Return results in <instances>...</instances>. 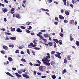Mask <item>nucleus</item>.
Segmentation results:
<instances>
[{"label": "nucleus", "mask_w": 79, "mask_h": 79, "mask_svg": "<svg viewBox=\"0 0 79 79\" xmlns=\"http://www.w3.org/2000/svg\"><path fill=\"white\" fill-rule=\"evenodd\" d=\"M47 68L46 67L44 66H40V67H39V70H40L41 71H43L44 70V69H46Z\"/></svg>", "instance_id": "nucleus-1"}, {"label": "nucleus", "mask_w": 79, "mask_h": 79, "mask_svg": "<svg viewBox=\"0 0 79 79\" xmlns=\"http://www.w3.org/2000/svg\"><path fill=\"white\" fill-rule=\"evenodd\" d=\"M22 76L23 77H25L27 79H28V78H29V77L28 76V75H27L26 74H22Z\"/></svg>", "instance_id": "nucleus-2"}, {"label": "nucleus", "mask_w": 79, "mask_h": 79, "mask_svg": "<svg viewBox=\"0 0 79 79\" xmlns=\"http://www.w3.org/2000/svg\"><path fill=\"white\" fill-rule=\"evenodd\" d=\"M74 23V20H71L69 22V24H73Z\"/></svg>", "instance_id": "nucleus-3"}, {"label": "nucleus", "mask_w": 79, "mask_h": 79, "mask_svg": "<svg viewBox=\"0 0 79 79\" xmlns=\"http://www.w3.org/2000/svg\"><path fill=\"white\" fill-rule=\"evenodd\" d=\"M14 11H15V8H12L11 9V10L10 11V13H11V14H13V13H15Z\"/></svg>", "instance_id": "nucleus-4"}, {"label": "nucleus", "mask_w": 79, "mask_h": 79, "mask_svg": "<svg viewBox=\"0 0 79 79\" xmlns=\"http://www.w3.org/2000/svg\"><path fill=\"white\" fill-rule=\"evenodd\" d=\"M43 63L44 64H45L46 65H47V66H50V63L49 62H44Z\"/></svg>", "instance_id": "nucleus-5"}, {"label": "nucleus", "mask_w": 79, "mask_h": 79, "mask_svg": "<svg viewBox=\"0 0 79 79\" xmlns=\"http://www.w3.org/2000/svg\"><path fill=\"white\" fill-rule=\"evenodd\" d=\"M54 55L56 57H58V58H59V59H61V57L60 56V55H58L57 54H54Z\"/></svg>", "instance_id": "nucleus-6"}, {"label": "nucleus", "mask_w": 79, "mask_h": 79, "mask_svg": "<svg viewBox=\"0 0 79 79\" xmlns=\"http://www.w3.org/2000/svg\"><path fill=\"white\" fill-rule=\"evenodd\" d=\"M2 10H3V13H5L6 12H7V11H8V10H7V9L6 8H4L3 9V8H2Z\"/></svg>", "instance_id": "nucleus-7"}, {"label": "nucleus", "mask_w": 79, "mask_h": 79, "mask_svg": "<svg viewBox=\"0 0 79 79\" xmlns=\"http://www.w3.org/2000/svg\"><path fill=\"white\" fill-rule=\"evenodd\" d=\"M16 31L18 32H22V30L20 28H17L16 29Z\"/></svg>", "instance_id": "nucleus-8"}, {"label": "nucleus", "mask_w": 79, "mask_h": 79, "mask_svg": "<svg viewBox=\"0 0 79 79\" xmlns=\"http://www.w3.org/2000/svg\"><path fill=\"white\" fill-rule=\"evenodd\" d=\"M15 74H16V76L18 77H21V75H19L18 73H15Z\"/></svg>", "instance_id": "nucleus-9"}, {"label": "nucleus", "mask_w": 79, "mask_h": 79, "mask_svg": "<svg viewBox=\"0 0 79 79\" xmlns=\"http://www.w3.org/2000/svg\"><path fill=\"white\" fill-rule=\"evenodd\" d=\"M6 74L8 75V76H11V77H15L13 76L12 75H11L10 73L9 72H7L6 73Z\"/></svg>", "instance_id": "nucleus-10"}, {"label": "nucleus", "mask_w": 79, "mask_h": 79, "mask_svg": "<svg viewBox=\"0 0 79 79\" xmlns=\"http://www.w3.org/2000/svg\"><path fill=\"white\" fill-rule=\"evenodd\" d=\"M10 39H11V40H16V38L13 36L10 37Z\"/></svg>", "instance_id": "nucleus-11"}, {"label": "nucleus", "mask_w": 79, "mask_h": 79, "mask_svg": "<svg viewBox=\"0 0 79 79\" xmlns=\"http://www.w3.org/2000/svg\"><path fill=\"white\" fill-rule=\"evenodd\" d=\"M67 72V71H66V69H64L63 71H62V75H63V74H64Z\"/></svg>", "instance_id": "nucleus-12"}, {"label": "nucleus", "mask_w": 79, "mask_h": 79, "mask_svg": "<svg viewBox=\"0 0 79 79\" xmlns=\"http://www.w3.org/2000/svg\"><path fill=\"white\" fill-rule=\"evenodd\" d=\"M15 16L16 18H17L19 19L20 18H21V17L20 16V15H19L18 14H17L15 15Z\"/></svg>", "instance_id": "nucleus-13"}, {"label": "nucleus", "mask_w": 79, "mask_h": 79, "mask_svg": "<svg viewBox=\"0 0 79 79\" xmlns=\"http://www.w3.org/2000/svg\"><path fill=\"white\" fill-rule=\"evenodd\" d=\"M2 47H3V49H4V50H7L8 49V47H7V46H6L3 45V46Z\"/></svg>", "instance_id": "nucleus-14"}, {"label": "nucleus", "mask_w": 79, "mask_h": 79, "mask_svg": "<svg viewBox=\"0 0 79 79\" xmlns=\"http://www.w3.org/2000/svg\"><path fill=\"white\" fill-rule=\"evenodd\" d=\"M59 17L60 19H64V17L63 16L61 15H59Z\"/></svg>", "instance_id": "nucleus-15"}, {"label": "nucleus", "mask_w": 79, "mask_h": 79, "mask_svg": "<svg viewBox=\"0 0 79 79\" xmlns=\"http://www.w3.org/2000/svg\"><path fill=\"white\" fill-rule=\"evenodd\" d=\"M49 46H52L53 45V42H50L48 43Z\"/></svg>", "instance_id": "nucleus-16"}, {"label": "nucleus", "mask_w": 79, "mask_h": 79, "mask_svg": "<svg viewBox=\"0 0 79 79\" xmlns=\"http://www.w3.org/2000/svg\"><path fill=\"white\" fill-rule=\"evenodd\" d=\"M8 60L10 62L12 61H13V59L11 57H9L8 58Z\"/></svg>", "instance_id": "nucleus-17"}, {"label": "nucleus", "mask_w": 79, "mask_h": 79, "mask_svg": "<svg viewBox=\"0 0 79 79\" xmlns=\"http://www.w3.org/2000/svg\"><path fill=\"white\" fill-rule=\"evenodd\" d=\"M62 2H63L64 3V4L65 5V6H66V0H62Z\"/></svg>", "instance_id": "nucleus-18"}, {"label": "nucleus", "mask_w": 79, "mask_h": 79, "mask_svg": "<svg viewBox=\"0 0 79 79\" xmlns=\"http://www.w3.org/2000/svg\"><path fill=\"white\" fill-rule=\"evenodd\" d=\"M53 40L54 42H55L56 43H58V42H59V41L57 39H53Z\"/></svg>", "instance_id": "nucleus-19"}, {"label": "nucleus", "mask_w": 79, "mask_h": 79, "mask_svg": "<svg viewBox=\"0 0 79 79\" xmlns=\"http://www.w3.org/2000/svg\"><path fill=\"white\" fill-rule=\"evenodd\" d=\"M44 59L46 61H47L48 62H49V61H50V60H48V59H47V57L44 58Z\"/></svg>", "instance_id": "nucleus-20"}, {"label": "nucleus", "mask_w": 79, "mask_h": 79, "mask_svg": "<svg viewBox=\"0 0 79 79\" xmlns=\"http://www.w3.org/2000/svg\"><path fill=\"white\" fill-rule=\"evenodd\" d=\"M65 13L66 15H69V12L68 11H65Z\"/></svg>", "instance_id": "nucleus-21"}, {"label": "nucleus", "mask_w": 79, "mask_h": 79, "mask_svg": "<svg viewBox=\"0 0 79 79\" xmlns=\"http://www.w3.org/2000/svg\"><path fill=\"white\" fill-rule=\"evenodd\" d=\"M40 66V65L38 64H33L34 66Z\"/></svg>", "instance_id": "nucleus-22"}, {"label": "nucleus", "mask_w": 79, "mask_h": 79, "mask_svg": "<svg viewBox=\"0 0 79 79\" xmlns=\"http://www.w3.org/2000/svg\"><path fill=\"white\" fill-rule=\"evenodd\" d=\"M1 53H2V54H3V55H5V53H6V52H5V51L2 50L1 51Z\"/></svg>", "instance_id": "nucleus-23"}, {"label": "nucleus", "mask_w": 79, "mask_h": 79, "mask_svg": "<svg viewBox=\"0 0 79 79\" xmlns=\"http://www.w3.org/2000/svg\"><path fill=\"white\" fill-rule=\"evenodd\" d=\"M44 36L45 37H49V35H48V34H44Z\"/></svg>", "instance_id": "nucleus-24"}, {"label": "nucleus", "mask_w": 79, "mask_h": 79, "mask_svg": "<svg viewBox=\"0 0 79 79\" xmlns=\"http://www.w3.org/2000/svg\"><path fill=\"white\" fill-rule=\"evenodd\" d=\"M36 61L38 62V63L39 64H38L40 66V64H41V62L40 61H39V60H37Z\"/></svg>", "instance_id": "nucleus-25"}, {"label": "nucleus", "mask_w": 79, "mask_h": 79, "mask_svg": "<svg viewBox=\"0 0 79 79\" xmlns=\"http://www.w3.org/2000/svg\"><path fill=\"white\" fill-rule=\"evenodd\" d=\"M64 63H67V60H66V57H65L64 60Z\"/></svg>", "instance_id": "nucleus-26"}, {"label": "nucleus", "mask_w": 79, "mask_h": 79, "mask_svg": "<svg viewBox=\"0 0 79 79\" xmlns=\"http://www.w3.org/2000/svg\"><path fill=\"white\" fill-rule=\"evenodd\" d=\"M21 61H23V62H26V60H25V59H23V58H22L21 59Z\"/></svg>", "instance_id": "nucleus-27"}, {"label": "nucleus", "mask_w": 79, "mask_h": 79, "mask_svg": "<svg viewBox=\"0 0 79 79\" xmlns=\"http://www.w3.org/2000/svg\"><path fill=\"white\" fill-rule=\"evenodd\" d=\"M53 44H54V48H56V43L55 42H53Z\"/></svg>", "instance_id": "nucleus-28"}, {"label": "nucleus", "mask_w": 79, "mask_h": 79, "mask_svg": "<svg viewBox=\"0 0 79 79\" xmlns=\"http://www.w3.org/2000/svg\"><path fill=\"white\" fill-rule=\"evenodd\" d=\"M42 32H39L38 34H37V36H39L40 35H42Z\"/></svg>", "instance_id": "nucleus-29"}, {"label": "nucleus", "mask_w": 79, "mask_h": 79, "mask_svg": "<svg viewBox=\"0 0 79 79\" xmlns=\"http://www.w3.org/2000/svg\"><path fill=\"white\" fill-rule=\"evenodd\" d=\"M72 3L73 4H74V3H76V2L75 0H72Z\"/></svg>", "instance_id": "nucleus-30"}, {"label": "nucleus", "mask_w": 79, "mask_h": 79, "mask_svg": "<svg viewBox=\"0 0 79 79\" xmlns=\"http://www.w3.org/2000/svg\"><path fill=\"white\" fill-rule=\"evenodd\" d=\"M75 44L77 45V46H79V42L78 41H77L76 42Z\"/></svg>", "instance_id": "nucleus-31"}, {"label": "nucleus", "mask_w": 79, "mask_h": 79, "mask_svg": "<svg viewBox=\"0 0 79 79\" xmlns=\"http://www.w3.org/2000/svg\"><path fill=\"white\" fill-rule=\"evenodd\" d=\"M9 47H11L12 48H13V47H14V45H13V44H9Z\"/></svg>", "instance_id": "nucleus-32"}, {"label": "nucleus", "mask_w": 79, "mask_h": 79, "mask_svg": "<svg viewBox=\"0 0 79 79\" xmlns=\"http://www.w3.org/2000/svg\"><path fill=\"white\" fill-rule=\"evenodd\" d=\"M67 59L69 60L70 61V60H71V57H70V56H67Z\"/></svg>", "instance_id": "nucleus-33"}, {"label": "nucleus", "mask_w": 79, "mask_h": 79, "mask_svg": "<svg viewBox=\"0 0 79 79\" xmlns=\"http://www.w3.org/2000/svg\"><path fill=\"white\" fill-rule=\"evenodd\" d=\"M27 53H28L29 55H30V51L29 50V49H27Z\"/></svg>", "instance_id": "nucleus-34"}, {"label": "nucleus", "mask_w": 79, "mask_h": 79, "mask_svg": "<svg viewBox=\"0 0 79 79\" xmlns=\"http://www.w3.org/2000/svg\"><path fill=\"white\" fill-rule=\"evenodd\" d=\"M52 79H56V76L55 75H53L52 76Z\"/></svg>", "instance_id": "nucleus-35"}, {"label": "nucleus", "mask_w": 79, "mask_h": 79, "mask_svg": "<svg viewBox=\"0 0 79 79\" xmlns=\"http://www.w3.org/2000/svg\"><path fill=\"white\" fill-rule=\"evenodd\" d=\"M20 28L21 29H26V27H24L23 26H21Z\"/></svg>", "instance_id": "nucleus-36"}, {"label": "nucleus", "mask_w": 79, "mask_h": 79, "mask_svg": "<svg viewBox=\"0 0 79 79\" xmlns=\"http://www.w3.org/2000/svg\"><path fill=\"white\" fill-rule=\"evenodd\" d=\"M11 31L12 32H14V31H15V28H13L12 29H11Z\"/></svg>", "instance_id": "nucleus-37"}, {"label": "nucleus", "mask_w": 79, "mask_h": 79, "mask_svg": "<svg viewBox=\"0 0 79 79\" xmlns=\"http://www.w3.org/2000/svg\"><path fill=\"white\" fill-rule=\"evenodd\" d=\"M55 63V62H54V61H52V62H50V64H51V65H53V64H54Z\"/></svg>", "instance_id": "nucleus-38"}, {"label": "nucleus", "mask_w": 79, "mask_h": 79, "mask_svg": "<svg viewBox=\"0 0 79 79\" xmlns=\"http://www.w3.org/2000/svg\"><path fill=\"white\" fill-rule=\"evenodd\" d=\"M38 36V37H40V39H43V36H42V35H40V36Z\"/></svg>", "instance_id": "nucleus-39"}, {"label": "nucleus", "mask_w": 79, "mask_h": 79, "mask_svg": "<svg viewBox=\"0 0 79 79\" xmlns=\"http://www.w3.org/2000/svg\"><path fill=\"white\" fill-rule=\"evenodd\" d=\"M64 22L65 23H67L68 22V20L66 19H65L64 20Z\"/></svg>", "instance_id": "nucleus-40"}, {"label": "nucleus", "mask_w": 79, "mask_h": 79, "mask_svg": "<svg viewBox=\"0 0 79 79\" xmlns=\"http://www.w3.org/2000/svg\"><path fill=\"white\" fill-rule=\"evenodd\" d=\"M40 31L41 32H45L46 30H41Z\"/></svg>", "instance_id": "nucleus-41"}, {"label": "nucleus", "mask_w": 79, "mask_h": 79, "mask_svg": "<svg viewBox=\"0 0 79 79\" xmlns=\"http://www.w3.org/2000/svg\"><path fill=\"white\" fill-rule=\"evenodd\" d=\"M21 71H22V72H23V73H25V72H26V69H24V70H23V69H21Z\"/></svg>", "instance_id": "nucleus-42"}, {"label": "nucleus", "mask_w": 79, "mask_h": 79, "mask_svg": "<svg viewBox=\"0 0 79 79\" xmlns=\"http://www.w3.org/2000/svg\"><path fill=\"white\" fill-rule=\"evenodd\" d=\"M59 42L60 45H61L62 44V40H59Z\"/></svg>", "instance_id": "nucleus-43"}, {"label": "nucleus", "mask_w": 79, "mask_h": 79, "mask_svg": "<svg viewBox=\"0 0 79 79\" xmlns=\"http://www.w3.org/2000/svg\"><path fill=\"white\" fill-rule=\"evenodd\" d=\"M0 6H2L4 7V6H5V5L3 4H2L0 2Z\"/></svg>", "instance_id": "nucleus-44"}, {"label": "nucleus", "mask_w": 79, "mask_h": 79, "mask_svg": "<svg viewBox=\"0 0 79 79\" xmlns=\"http://www.w3.org/2000/svg\"><path fill=\"white\" fill-rule=\"evenodd\" d=\"M34 48L35 50H40V48H37V47Z\"/></svg>", "instance_id": "nucleus-45"}, {"label": "nucleus", "mask_w": 79, "mask_h": 79, "mask_svg": "<svg viewBox=\"0 0 79 79\" xmlns=\"http://www.w3.org/2000/svg\"><path fill=\"white\" fill-rule=\"evenodd\" d=\"M25 31H26V32L27 33H30L31 32L29 30H25Z\"/></svg>", "instance_id": "nucleus-46"}, {"label": "nucleus", "mask_w": 79, "mask_h": 79, "mask_svg": "<svg viewBox=\"0 0 79 79\" xmlns=\"http://www.w3.org/2000/svg\"><path fill=\"white\" fill-rule=\"evenodd\" d=\"M59 35L60 37H63L64 35L63 33H60Z\"/></svg>", "instance_id": "nucleus-47"}, {"label": "nucleus", "mask_w": 79, "mask_h": 79, "mask_svg": "<svg viewBox=\"0 0 79 79\" xmlns=\"http://www.w3.org/2000/svg\"><path fill=\"white\" fill-rule=\"evenodd\" d=\"M47 1L49 3L52 2V0H47Z\"/></svg>", "instance_id": "nucleus-48"}, {"label": "nucleus", "mask_w": 79, "mask_h": 79, "mask_svg": "<svg viewBox=\"0 0 79 79\" xmlns=\"http://www.w3.org/2000/svg\"><path fill=\"white\" fill-rule=\"evenodd\" d=\"M56 53H57V54L58 55H61V53H59L57 52H56Z\"/></svg>", "instance_id": "nucleus-49"}, {"label": "nucleus", "mask_w": 79, "mask_h": 79, "mask_svg": "<svg viewBox=\"0 0 79 79\" xmlns=\"http://www.w3.org/2000/svg\"><path fill=\"white\" fill-rule=\"evenodd\" d=\"M43 40H44V42H46L47 41V39H45L44 38L43 39Z\"/></svg>", "instance_id": "nucleus-50"}, {"label": "nucleus", "mask_w": 79, "mask_h": 79, "mask_svg": "<svg viewBox=\"0 0 79 79\" xmlns=\"http://www.w3.org/2000/svg\"><path fill=\"white\" fill-rule=\"evenodd\" d=\"M70 6L72 8H73L74 7V6H73V5L71 4H70Z\"/></svg>", "instance_id": "nucleus-51"}, {"label": "nucleus", "mask_w": 79, "mask_h": 79, "mask_svg": "<svg viewBox=\"0 0 79 79\" xmlns=\"http://www.w3.org/2000/svg\"><path fill=\"white\" fill-rule=\"evenodd\" d=\"M31 24V22H27V25H29V24Z\"/></svg>", "instance_id": "nucleus-52"}, {"label": "nucleus", "mask_w": 79, "mask_h": 79, "mask_svg": "<svg viewBox=\"0 0 79 79\" xmlns=\"http://www.w3.org/2000/svg\"><path fill=\"white\" fill-rule=\"evenodd\" d=\"M55 20L56 21H58V17H55Z\"/></svg>", "instance_id": "nucleus-53"}, {"label": "nucleus", "mask_w": 79, "mask_h": 79, "mask_svg": "<svg viewBox=\"0 0 79 79\" xmlns=\"http://www.w3.org/2000/svg\"><path fill=\"white\" fill-rule=\"evenodd\" d=\"M16 53H19V50H17L15 51Z\"/></svg>", "instance_id": "nucleus-54"}, {"label": "nucleus", "mask_w": 79, "mask_h": 79, "mask_svg": "<svg viewBox=\"0 0 79 79\" xmlns=\"http://www.w3.org/2000/svg\"><path fill=\"white\" fill-rule=\"evenodd\" d=\"M29 64L30 66H32L33 65V64H32V63L31 62H30L29 63Z\"/></svg>", "instance_id": "nucleus-55"}, {"label": "nucleus", "mask_w": 79, "mask_h": 79, "mask_svg": "<svg viewBox=\"0 0 79 79\" xmlns=\"http://www.w3.org/2000/svg\"><path fill=\"white\" fill-rule=\"evenodd\" d=\"M4 2H5V3H8V1H7L6 0H4Z\"/></svg>", "instance_id": "nucleus-56"}, {"label": "nucleus", "mask_w": 79, "mask_h": 79, "mask_svg": "<svg viewBox=\"0 0 79 79\" xmlns=\"http://www.w3.org/2000/svg\"><path fill=\"white\" fill-rule=\"evenodd\" d=\"M55 53V51H52L51 54H54Z\"/></svg>", "instance_id": "nucleus-57"}, {"label": "nucleus", "mask_w": 79, "mask_h": 79, "mask_svg": "<svg viewBox=\"0 0 79 79\" xmlns=\"http://www.w3.org/2000/svg\"><path fill=\"white\" fill-rule=\"evenodd\" d=\"M43 62H45V61H46V60H45V59H44H44H42V60Z\"/></svg>", "instance_id": "nucleus-58"}, {"label": "nucleus", "mask_w": 79, "mask_h": 79, "mask_svg": "<svg viewBox=\"0 0 79 79\" xmlns=\"http://www.w3.org/2000/svg\"><path fill=\"white\" fill-rule=\"evenodd\" d=\"M46 57L47 58L50 59V58L51 57H50V56H46Z\"/></svg>", "instance_id": "nucleus-59"}, {"label": "nucleus", "mask_w": 79, "mask_h": 79, "mask_svg": "<svg viewBox=\"0 0 79 79\" xmlns=\"http://www.w3.org/2000/svg\"><path fill=\"white\" fill-rule=\"evenodd\" d=\"M5 40H9V38H8V37H6V38H5Z\"/></svg>", "instance_id": "nucleus-60"}, {"label": "nucleus", "mask_w": 79, "mask_h": 79, "mask_svg": "<svg viewBox=\"0 0 79 79\" xmlns=\"http://www.w3.org/2000/svg\"><path fill=\"white\" fill-rule=\"evenodd\" d=\"M12 69L13 70H14V71H16V69L15 68H12Z\"/></svg>", "instance_id": "nucleus-61"}, {"label": "nucleus", "mask_w": 79, "mask_h": 79, "mask_svg": "<svg viewBox=\"0 0 79 79\" xmlns=\"http://www.w3.org/2000/svg\"><path fill=\"white\" fill-rule=\"evenodd\" d=\"M30 46H32V47L33 46V43H30Z\"/></svg>", "instance_id": "nucleus-62"}, {"label": "nucleus", "mask_w": 79, "mask_h": 79, "mask_svg": "<svg viewBox=\"0 0 79 79\" xmlns=\"http://www.w3.org/2000/svg\"><path fill=\"white\" fill-rule=\"evenodd\" d=\"M37 74H38V75H40H40H41V73L38 72L37 73Z\"/></svg>", "instance_id": "nucleus-63"}, {"label": "nucleus", "mask_w": 79, "mask_h": 79, "mask_svg": "<svg viewBox=\"0 0 79 79\" xmlns=\"http://www.w3.org/2000/svg\"><path fill=\"white\" fill-rule=\"evenodd\" d=\"M41 77L42 78H45L46 77V76H45V75H44V76H41Z\"/></svg>", "instance_id": "nucleus-64"}]
</instances>
